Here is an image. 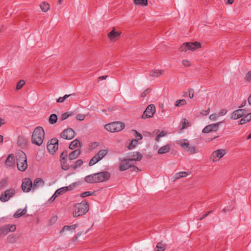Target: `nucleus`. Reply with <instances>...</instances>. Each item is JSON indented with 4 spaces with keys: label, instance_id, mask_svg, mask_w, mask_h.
<instances>
[{
    "label": "nucleus",
    "instance_id": "obj_1",
    "mask_svg": "<svg viewBox=\"0 0 251 251\" xmlns=\"http://www.w3.org/2000/svg\"><path fill=\"white\" fill-rule=\"evenodd\" d=\"M110 173L103 171L87 176L84 180L88 183H98L107 181L110 178Z\"/></svg>",
    "mask_w": 251,
    "mask_h": 251
},
{
    "label": "nucleus",
    "instance_id": "obj_2",
    "mask_svg": "<svg viewBox=\"0 0 251 251\" xmlns=\"http://www.w3.org/2000/svg\"><path fill=\"white\" fill-rule=\"evenodd\" d=\"M89 209V205L86 200H83L81 203H76L73 207V216L77 217L85 214Z\"/></svg>",
    "mask_w": 251,
    "mask_h": 251
},
{
    "label": "nucleus",
    "instance_id": "obj_3",
    "mask_svg": "<svg viewBox=\"0 0 251 251\" xmlns=\"http://www.w3.org/2000/svg\"><path fill=\"white\" fill-rule=\"evenodd\" d=\"M44 137L45 131L44 129L41 126H37L34 129L32 133L31 142L33 144L40 146L43 142Z\"/></svg>",
    "mask_w": 251,
    "mask_h": 251
},
{
    "label": "nucleus",
    "instance_id": "obj_4",
    "mask_svg": "<svg viewBox=\"0 0 251 251\" xmlns=\"http://www.w3.org/2000/svg\"><path fill=\"white\" fill-rule=\"evenodd\" d=\"M16 161L17 168L19 171L24 172L27 169L28 165L26 155L24 151L20 150L16 152Z\"/></svg>",
    "mask_w": 251,
    "mask_h": 251
},
{
    "label": "nucleus",
    "instance_id": "obj_5",
    "mask_svg": "<svg viewBox=\"0 0 251 251\" xmlns=\"http://www.w3.org/2000/svg\"><path fill=\"white\" fill-rule=\"evenodd\" d=\"M177 144L181 146L186 151L191 154L197 153L198 149L194 146L190 145L187 139H182L177 141Z\"/></svg>",
    "mask_w": 251,
    "mask_h": 251
},
{
    "label": "nucleus",
    "instance_id": "obj_6",
    "mask_svg": "<svg viewBox=\"0 0 251 251\" xmlns=\"http://www.w3.org/2000/svg\"><path fill=\"white\" fill-rule=\"evenodd\" d=\"M125 125L121 122H113L104 126V128L111 132H119L123 129Z\"/></svg>",
    "mask_w": 251,
    "mask_h": 251
},
{
    "label": "nucleus",
    "instance_id": "obj_7",
    "mask_svg": "<svg viewBox=\"0 0 251 251\" xmlns=\"http://www.w3.org/2000/svg\"><path fill=\"white\" fill-rule=\"evenodd\" d=\"M200 48L201 44L200 42H186L183 44L178 50L179 51H186L187 50H195Z\"/></svg>",
    "mask_w": 251,
    "mask_h": 251
},
{
    "label": "nucleus",
    "instance_id": "obj_8",
    "mask_svg": "<svg viewBox=\"0 0 251 251\" xmlns=\"http://www.w3.org/2000/svg\"><path fill=\"white\" fill-rule=\"evenodd\" d=\"M48 151L53 154L58 148V140L56 138H53L49 141L47 146Z\"/></svg>",
    "mask_w": 251,
    "mask_h": 251
},
{
    "label": "nucleus",
    "instance_id": "obj_9",
    "mask_svg": "<svg viewBox=\"0 0 251 251\" xmlns=\"http://www.w3.org/2000/svg\"><path fill=\"white\" fill-rule=\"evenodd\" d=\"M226 153L225 150L219 149L213 151L211 154L209 159L210 161L215 162L218 161Z\"/></svg>",
    "mask_w": 251,
    "mask_h": 251
},
{
    "label": "nucleus",
    "instance_id": "obj_10",
    "mask_svg": "<svg viewBox=\"0 0 251 251\" xmlns=\"http://www.w3.org/2000/svg\"><path fill=\"white\" fill-rule=\"evenodd\" d=\"M128 161L127 159H125L124 161H122L119 166V170L121 171H124L130 168L131 171H140V170L136 166L134 165H132L129 164V163L126 162Z\"/></svg>",
    "mask_w": 251,
    "mask_h": 251
},
{
    "label": "nucleus",
    "instance_id": "obj_11",
    "mask_svg": "<svg viewBox=\"0 0 251 251\" xmlns=\"http://www.w3.org/2000/svg\"><path fill=\"white\" fill-rule=\"evenodd\" d=\"M155 106L154 104H151L149 105L144 111L142 118L143 119H147L152 117L155 113Z\"/></svg>",
    "mask_w": 251,
    "mask_h": 251
},
{
    "label": "nucleus",
    "instance_id": "obj_12",
    "mask_svg": "<svg viewBox=\"0 0 251 251\" xmlns=\"http://www.w3.org/2000/svg\"><path fill=\"white\" fill-rule=\"evenodd\" d=\"M67 157L68 152L66 150L63 151L60 155L61 168L65 171L68 170L70 168V165L67 163Z\"/></svg>",
    "mask_w": 251,
    "mask_h": 251
},
{
    "label": "nucleus",
    "instance_id": "obj_13",
    "mask_svg": "<svg viewBox=\"0 0 251 251\" xmlns=\"http://www.w3.org/2000/svg\"><path fill=\"white\" fill-rule=\"evenodd\" d=\"M16 229V225L7 224L0 228V236H5L9 232H14Z\"/></svg>",
    "mask_w": 251,
    "mask_h": 251
},
{
    "label": "nucleus",
    "instance_id": "obj_14",
    "mask_svg": "<svg viewBox=\"0 0 251 251\" xmlns=\"http://www.w3.org/2000/svg\"><path fill=\"white\" fill-rule=\"evenodd\" d=\"M15 193V191L13 188L7 190L2 193L0 196V201L2 202L8 201L10 198L13 197Z\"/></svg>",
    "mask_w": 251,
    "mask_h": 251
},
{
    "label": "nucleus",
    "instance_id": "obj_15",
    "mask_svg": "<svg viewBox=\"0 0 251 251\" xmlns=\"http://www.w3.org/2000/svg\"><path fill=\"white\" fill-rule=\"evenodd\" d=\"M75 131L71 128H68L63 130L60 134V137L64 139L71 140L75 137Z\"/></svg>",
    "mask_w": 251,
    "mask_h": 251
},
{
    "label": "nucleus",
    "instance_id": "obj_16",
    "mask_svg": "<svg viewBox=\"0 0 251 251\" xmlns=\"http://www.w3.org/2000/svg\"><path fill=\"white\" fill-rule=\"evenodd\" d=\"M21 187L24 192H28L32 189H33L32 182L31 179L29 178H25L23 181Z\"/></svg>",
    "mask_w": 251,
    "mask_h": 251
},
{
    "label": "nucleus",
    "instance_id": "obj_17",
    "mask_svg": "<svg viewBox=\"0 0 251 251\" xmlns=\"http://www.w3.org/2000/svg\"><path fill=\"white\" fill-rule=\"evenodd\" d=\"M246 110L244 109H238L233 111L230 115V118L234 120H236L240 118H242L245 113Z\"/></svg>",
    "mask_w": 251,
    "mask_h": 251
},
{
    "label": "nucleus",
    "instance_id": "obj_18",
    "mask_svg": "<svg viewBox=\"0 0 251 251\" xmlns=\"http://www.w3.org/2000/svg\"><path fill=\"white\" fill-rule=\"evenodd\" d=\"M128 157H130L127 159L128 161H140L143 158L142 154L137 151L131 152L128 153Z\"/></svg>",
    "mask_w": 251,
    "mask_h": 251
},
{
    "label": "nucleus",
    "instance_id": "obj_19",
    "mask_svg": "<svg viewBox=\"0 0 251 251\" xmlns=\"http://www.w3.org/2000/svg\"><path fill=\"white\" fill-rule=\"evenodd\" d=\"M121 34V32L115 31L114 28L108 34L109 39L112 42H115L117 40Z\"/></svg>",
    "mask_w": 251,
    "mask_h": 251
},
{
    "label": "nucleus",
    "instance_id": "obj_20",
    "mask_svg": "<svg viewBox=\"0 0 251 251\" xmlns=\"http://www.w3.org/2000/svg\"><path fill=\"white\" fill-rule=\"evenodd\" d=\"M245 114L243 116L241 119L239 121V125H243L251 121V113H248L246 110Z\"/></svg>",
    "mask_w": 251,
    "mask_h": 251
},
{
    "label": "nucleus",
    "instance_id": "obj_21",
    "mask_svg": "<svg viewBox=\"0 0 251 251\" xmlns=\"http://www.w3.org/2000/svg\"><path fill=\"white\" fill-rule=\"evenodd\" d=\"M45 185L44 180L41 178H36L32 184L33 190L39 188V187H43Z\"/></svg>",
    "mask_w": 251,
    "mask_h": 251
},
{
    "label": "nucleus",
    "instance_id": "obj_22",
    "mask_svg": "<svg viewBox=\"0 0 251 251\" xmlns=\"http://www.w3.org/2000/svg\"><path fill=\"white\" fill-rule=\"evenodd\" d=\"M6 165L8 167H13L15 165L14 156L13 154H10L7 156L5 162Z\"/></svg>",
    "mask_w": 251,
    "mask_h": 251
},
{
    "label": "nucleus",
    "instance_id": "obj_23",
    "mask_svg": "<svg viewBox=\"0 0 251 251\" xmlns=\"http://www.w3.org/2000/svg\"><path fill=\"white\" fill-rule=\"evenodd\" d=\"M28 143L27 139L23 136H19L18 138L17 144L22 148L26 146Z\"/></svg>",
    "mask_w": 251,
    "mask_h": 251
},
{
    "label": "nucleus",
    "instance_id": "obj_24",
    "mask_svg": "<svg viewBox=\"0 0 251 251\" xmlns=\"http://www.w3.org/2000/svg\"><path fill=\"white\" fill-rule=\"evenodd\" d=\"M81 153V151L79 149L75 150L70 153L68 157L70 160H72L77 158Z\"/></svg>",
    "mask_w": 251,
    "mask_h": 251
},
{
    "label": "nucleus",
    "instance_id": "obj_25",
    "mask_svg": "<svg viewBox=\"0 0 251 251\" xmlns=\"http://www.w3.org/2000/svg\"><path fill=\"white\" fill-rule=\"evenodd\" d=\"M78 146L81 148L82 146V143L78 139H76L71 143L69 146V149L74 150Z\"/></svg>",
    "mask_w": 251,
    "mask_h": 251
},
{
    "label": "nucleus",
    "instance_id": "obj_26",
    "mask_svg": "<svg viewBox=\"0 0 251 251\" xmlns=\"http://www.w3.org/2000/svg\"><path fill=\"white\" fill-rule=\"evenodd\" d=\"M170 150H171V145L168 144V145H166L164 146L161 147L158 151V153L159 154L166 153L169 152Z\"/></svg>",
    "mask_w": 251,
    "mask_h": 251
},
{
    "label": "nucleus",
    "instance_id": "obj_27",
    "mask_svg": "<svg viewBox=\"0 0 251 251\" xmlns=\"http://www.w3.org/2000/svg\"><path fill=\"white\" fill-rule=\"evenodd\" d=\"M166 249V245L163 244L162 241L158 242L156 246L155 251H164Z\"/></svg>",
    "mask_w": 251,
    "mask_h": 251
},
{
    "label": "nucleus",
    "instance_id": "obj_28",
    "mask_svg": "<svg viewBox=\"0 0 251 251\" xmlns=\"http://www.w3.org/2000/svg\"><path fill=\"white\" fill-rule=\"evenodd\" d=\"M26 212V208H24V209L22 210L21 209H18L14 214V217L15 218H18L20 217L21 216L24 215L25 214Z\"/></svg>",
    "mask_w": 251,
    "mask_h": 251
},
{
    "label": "nucleus",
    "instance_id": "obj_29",
    "mask_svg": "<svg viewBox=\"0 0 251 251\" xmlns=\"http://www.w3.org/2000/svg\"><path fill=\"white\" fill-rule=\"evenodd\" d=\"M107 151L106 150H101L96 154V155L99 158L100 160L107 154Z\"/></svg>",
    "mask_w": 251,
    "mask_h": 251
},
{
    "label": "nucleus",
    "instance_id": "obj_30",
    "mask_svg": "<svg viewBox=\"0 0 251 251\" xmlns=\"http://www.w3.org/2000/svg\"><path fill=\"white\" fill-rule=\"evenodd\" d=\"M58 117L56 114H52L50 115L49 119V122L50 124H55L57 121Z\"/></svg>",
    "mask_w": 251,
    "mask_h": 251
},
{
    "label": "nucleus",
    "instance_id": "obj_31",
    "mask_svg": "<svg viewBox=\"0 0 251 251\" xmlns=\"http://www.w3.org/2000/svg\"><path fill=\"white\" fill-rule=\"evenodd\" d=\"M163 71L162 70H154L151 71L150 72V75L151 76L155 77L158 76L163 74Z\"/></svg>",
    "mask_w": 251,
    "mask_h": 251
},
{
    "label": "nucleus",
    "instance_id": "obj_32",
    "mask_svg": "<svg viewBox=\"0 0 251 251\" xmlns=\"http://www.w3.org/2000/svg\"><path fill=\"white\" fill-rule=\"evenodd\" d=\"M83 161L82 159L77 160L74 164L70 166V167H72L73 169L75 170L80 167L83 164Z\"/></svg>",
    "mask_w": 251,
    "mask_h": 251
},
{
    "label": "nucleus",
    "instance_id": "obj_33",
    "mask_svg": "<svg viewBox=\"0 0 251 251\" xmlns=\"http://www.w3.org/2000/svg\"><path fill=\"white\" fill-rule=\"evenodd\" d=\"M188 175V174L186 172H180L177 173L175 175V177L176 179H179L181 177H186Z\"/></svg>",
    "mask_w": 251,
    "mask_h": 251
},
{
    "label": "nucleus",
    "instance_id": "obj_34",
    "mask_svg": "<svg viewBox=\"0 0 251 251\" xmlns=\"http://www.w3.org/2000/svg\"><path fill=\"white\" fill-rule=\"evenodd\" d=\"M134 3L136 5L147 6L148 5V0H133Z\"/></svg>",
    "mask_w": 251,
    "mask_h": 251
},
{
    "label": "nucleus",
    "instance_id": "obj_35",
    "mask_svg": "<svg viewBox=\"0 0 251 251\" xmlns=\"http://www.w3.org/2000/svg\"><path fill=\"white\" fill-rule=\"evenodd\" d=\"M138 141L136 139H132L129 144L127 148L129 150H132L134 149L137 145Z\"/></svg>",
    "mask_w": 251,
    "mask_h": 251
},
{
    "label": "nucleus",
    "instance_id": "obj_36",
    "mask_svg": "<svg viewBox=\"0 0 251 251\" xmlns=\"http://www.w3.org/2000/svg\"><path fill=\"white\" fill-rule=\"evenodd\" d=\"M40 8L44 12H47L50 8V5L45 2H43L40 4Z\"/></svg>",
    "mask_w": 251,
    "mask_h": 251
},
{
    "label": "nucleus",
    "instance_id": "obj_37",
    "mask_svg": "<svg viewBox=\"0 0 251 251\" xmlns=\"http://www.w3.org/2000/svg\"><path fill=\"white\" fill-rule=\"evenodd\" d=\"M7 241L9 243H13L16 242L17 238L15 235L11 234L7 237Z\"/></svg>",
    "mask_w": 251,
    "mask_h": 251
},
{
    "label": "nucleus",
    "instance_id": "obj_38",
    "mask_svg": "<svg viewBox=\"0 0 251 251\" xmlns=\"http://www.w3.org/2000/svg\"><path fill=\"white\" fill-rule=\"evenodd\" d=\"M187 102L185 100L182 99V100H177L175 104V105L177 107H179L182 105H184L186 104Z\"/></svg>",
    "mask_w": 251,
    "mask_h": 251
},
{
    "label": "nucleus",
    "instance_id": "obj_39",
    "mask_svg": "<svg viewBox=\"0 0 251 251\" xmlns=\"http://www.w3.org/2000/svg\"><path fill=\"white\" fill-rule=\"evenodd\" d=\"M100 161L99 158H98L96 155L92 157V158L90 160L89 165L90 166H93L97 162Z\"/></svg>",
    "mask_w": 251,
    "mask_h": 251
},
{
    "label": "nucleus",
    "instance_id": "obj_40",
    "mask_svg": "<svg viewBox=\"0 0 251 251\" xmlns=\"http://www.w3.org/2000/svg\"><path fill=\"white\" fill-rule=\"evenodd\" d=\"M90 196H96L95 192L86 191L83 192L80 194V197L81 198H85Z\"/></svg>",
    "mask_w": 251,
    "mask_h": 251
},
{
    "label": "nucleus",
    "instance_id": "obj_41",
    "mask_svg": "<svg viewBox=\"0 0 251 251\" xmlns=\"http://www.w3.org/2000/svg\"><path fill=\"white\" fill-rule=\"evenodd\" d=\"M7 185V179L4 178L0 181V189H3Z\"/></svg>",
    "mask_w": 251,
    "mask_h": 251
},
{
    "label": "nucleus",
    "instance_id": "obj_42",
    "mask_svg": "<svg viewBox=\"0 0 251 251\" xmlns=\"http://www.w3.org/2000/svg\"><path fill=\"white\" fill-rule=\"evenodd\" d=\"M67 191H66V189L65 187H63L62 188H60L58 189H57L55 191V195L60 196L62 195L63 194L66 193Z\"/></svg>",
    "mask_w": 251,
    "mask_h": 251
},
{
    "label": "nucleus",
    "instance_id": "obj_43",
    "mask_svg": "<svg viewBox=\"0 0 251 251\" xmlns=\"http://www.w3.org/2000/svg\"><path fill=\"white\" fill-rule=\"evenodd\" d=\"M77 184H78V182H75L69 185L68 186H65L66 191L67 192L68 191L73 190L76 187Z\"/></svg>",
    "mask_w": 251,
    "mask_h": 251
},
{
    "label": "nucleus",
    "instance_id": "obj_44",
    "mask_svg": "<svg viewBox=\"0 0 251 251\" xmlns=\"http://www.w3.org/2000/svg\"><path fill=\"white\" fill-rule=\"evenodd\" d=\"M74 94H70V95H65L63 97H59L58 99H57L56 101L58 103H61L63 102L67 98H69L71 96L74 95Z\"/></svg>",
    "mask_w": 251,
    "mask_h": 251
},
{
    "label": "nucleus",
    "instance_id": "obj_45",
    "mask_svg": "<svg viewBox=\"0 0 251 251\" xmlns=\"http://www.w3.org/2000/svg\"><path fill=\"white\" fill-rule=\"evenodd\" d=\"M25 84V81L24 80L22 79V80H19L17 84L16 89L17 90L21 89Z\"/></svg>",
    "mask_w": 251,
    "mask_h": 251
},
{
    "label": "nucleus",
    "instance_id": "obj_46",
    "mask_svg": "<svg viewBox=\"0 0 251 251\" xmlns=\"http://www.w3.org/2000/svg\"><path fill=\"white\" fill-rule=\"evenodd\" d=\"M212 131H213V128H211V126L209 125L204 127V128L202 130V132L207 133Z\"/></svg>",
    "mask_w": 251,
    "mask_h": 251
},
{
    "label": "nucleus",
    "instance_id": "obj_47",
    "mask_svg": "<svg viewBox=\"0 0 251 251\" xmlns=\"http://www.w3.org/2000/svg\"><path fill=\"white\" fill-rule=\"evenodd\" d=\"M222 122L217 123L216 124H211V128H213V131H216L219 126V125Z\"/></svg>",
    "mask_w": 251,
    "mask_h": 251
},
{
    "label": "nucleus",
    "instance_id": "obj_48",
    "mask_svg": "<svg viewBox=\"0 0 251 251\" xmlns=\"http://www.w3.org/2000/svg\"><path fill=\"white\" fill-rule=\"evenodd\" d=\"M151 91V89L150 88L146 89L141 93V97L144 98L146 97V96L149 94Z\"/></svg>",
    "mask_w": 251,
    "mask_h": 251
},
{
    "label": "nucleus",
    "instance_id": "obj_49",
    "mask_svg": "<svg viewBox=\"0 0 251 251\" xmlns=\"http://www.w3.org/2000/svg\"><path fill=\"white\" fill-rule=\"evenodd\" d=\"M245 79L249 82H251V71L248 72L246 75Z\"/></svg>",
    "mask_w": 251,
    "mask_h": 251
},
{
    "label": "nucleus",
    "instance_id": "obj_50",
    "mask_svg": "<svg viewBox=\"0 0 251 251\" xmlns=\"http://www.w3.org/2000/svg\"><path fill=\"white\" fill-rule=\"evenodd\" d=\"M187 93H188V96L190 98L192 99L194 97V91L192 88H189L188 90V92L186 93V94Z\"/></svg>",
    "mask_w": 251,
    "mask_h": 251
},
{
    "label": "nucleus",
    "instance_id": "obj_51",
    "mask_svg": "<svg viewBox=\"0 0 251 251\" xmlns=\"http://www.w3.org/2000/svg\"><path fill=\"white\" fill-rule=\"evenodd\" d=\"M71 114H69L68 112H65L63 113L61 115V120L64 121L67 119L70 116Z\"/></svg>",
    "mask_w": 251,
    "mask_h": 251
},
{
    "label": "nucleus",
    "instance_id": "obj_52",
    "mask_svg": "<svg viewBox=\"0 0 251 251\" xmlns=\"http://www.w3.org/2000/svg\"><path fill=\"white\" fill-rule=\"evenodd\" d=\"M227 110L226 109H222L219 112L218 115L219 116H224L226 114Z\"/></svg>",
    "mask_w": 251,
    "mask_h": 251
},
{
    "label": "nucleus",
    "instance_id": "obj_53",
    "mask_svg": "<svg viewBox=\"0 0 251 251\" xmlns=\"http://www.w3.org/2000/svg\"><path fill=\"white\" fill-rule=\"evenodd\" d=\"M82 232H78L76 235H75V236H74L72 238V241L73 242H75L77 241L78 237L79 236H80L82 234Z\"/></svg>",
    "mask_w": 251,
    "mask_h": 251
},
{
    "label": "nucleus",
    "instance_id": "obj_54",
    "mask_svg": "<svg viewBox=\"0 0 251 251\" xmlns=\"http://www.w3.org/2000/svg\"><path fill=\"white\" fill-rule=\"evenodd\" d=\"M182 64L185 67H189L191 65L190 62L186 59L182 61Z\"/></svg>",
    "mask_w": 251,
    "mask_h": 251
},
{
    "label": "nucleus",
    "instance_id": "obj_55",
    "mask_svg": "<svg viewBox=\"0 0 251 251\" xmlns=\"http://www.w3.org/2000/svg\"><path fill=\"white\" fill-rule=\"evenodd\" d=\"M76 118L78 121H82L84 119L85 116L84 115L79 114L76 115Z\"/></svg>",
    "mask_w": 251,
    "mask_h": 251
},
{
    "label": "nucleus",
    "instance_id": "obj_56",
    "mask_svg": "<svg viewBox=\"0 0 251 251\" xmlns=\"http://www.w3.org/2000/svg\"><path fill=\"white\" fill-rule=\"evenodd\" d=\"M218 116L219 115H217V114H212L210 115V116H209V118L210 120L214 121L217 119Z\"/></svg>",
    "mask_w": 251,
    "mask_h": 251
},
{
    "label": "nucleus",
    "instance_id": "obj_57",
    "mask_svg": "<svg viewBox=\"0 0 251 251\" xmlns=\"http://www.w3.org/2000/svg\"><path fill=\"white\" fill-rule=\"evenodd\" d=\"M209 112H210V107H208L206 110H201V113L203 115L206 116L209 114Z\"/></svg>",
    "mask_w": 251,
    "mask_h": 251
},
{
    "label": "nucleus",
    "instance_id": "obj_58",
    "mask_svg": "<svg viewBox=\"0 0 251 251\" xmlns=\"http://www.w3.org/2000/svg\"><path fill=\"white\" fill-rule=\"evenodd\" d=\"M183 122H182V129H184L186 126V124H188V122L186 119H183Z\"/></svg>",
    "mask_w": 251,
    "mask_h": 251
},
{
    "label": "nucleus",
    "instance_id": "obj_59",
    "mask_svg": "<svg viewBox=\"0 0 251 251\" xmlns=\"http://www.w3.org/2000/svg\"><path fill=\"white\" fill-rule=\"evenodd\" d=\"M135 137L137 138L136 140H140L142 139V135L140 133L138 132L137 131H136V136Z\"/></svg>",
    "mask_w": 251,
    "mask_h": 251
},
{
    "label": "nucleus",
    "instance_id": "obj_60",
    "mask_svg": "<svg viewBox=\"0 0 251 251\" xmlns=\"http://www.w3.org/2000/svg\"><path fill=\"white\" fill-rule=\"evenodd\" d=\"M71 230L69 226H65L63 228L60 230V233H62L65 230Z\"/></svg>",
    "mask_w": 251,
    "mask_h": 251
},
{
    "label": "nucleus",
    "instance_id": "obj_61",
    "mask_svg": "<svg viewBox=\"0 0 251 251\" xmlns=\"http://www.w3.org/2000/svg\"><path fill=\"white\" fill-rule=\"evenodd\" d=\"M58 197V195H55V193H54V194L52 195V196L50 199L49 200V201L50 202H52V201H54V200L57 197Z\"/></svg>",
    "mask_w": 251,
    "mask_h": 251
},
{
    "label": "nucleus",
    "instance_id": "obj_62",
    "mask_svg": "<svg viewBox=\"0 0 251 251\" xmlns=\"http://www.w3.org/2000/svg\"><path fill=\"white\" fill-rule=\"evenodd\" d=\"M233 209V207H231V206H230L229 207H225L224 208L222 211L224 212H226L227 210V211H230V210H231Z\"/></svg>",
    "mask_w": 251,
    "mask_h": 251
},
{
    "label": "nucleus",
    "instance_id": "obj_63",
    "mask_svg": "<svg viewBox=\"0 0 251 251\" xmlns=\"http://www.w3.org/2000/svg\"><path fill=\"white\" fill-rule=\"evenodd\" d=\"M57 220V216L52 217L50 220V223H54Z\"/></svg>",
    "mask_w": 251,
    "mask_h": 251
},
{
    "label": "nucleus",
    "instance_id": "obj_64",
    "mask_svg": "<svg viewBox=\"0 0 251 251\" xmlns=\"http://www.w3.org/2000/svg\"><path fill=\"white\" fill-rule=\"evenodd\" d=\"M166 135V133L164 131H162L159 134H158V135L160 137H164Z\"/></svg>",
    "mask_w": 251,
    "mask_h": 251
}]
</instances>
